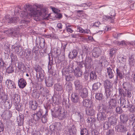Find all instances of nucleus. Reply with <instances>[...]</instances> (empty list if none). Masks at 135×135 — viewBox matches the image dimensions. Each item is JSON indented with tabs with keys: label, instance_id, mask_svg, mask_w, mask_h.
Masks as SVG:
<instances>
[{
	"label": "nucleus",
	"instance_id": "58",
	"mask_svg": "<svg viewBox=\"0 0 135 135\" xmlns=\"http://www.w3.org/2000/svg\"><path fill=\"white\" fill-rule=\"evenodd\" d=\"M4 130V128L3 124L2 123H0V132Z\"/></svg>",
	"mask_w": 135,
	"mask_h": 135
},
{
	"label": "nucleus",
	"instance_id": "59",
	"mask_svg": "<svg viewBox=\"0 0 135 135\" xmlns=\"http://www.w3.org/2000/svg\"><path fill=\"white\" fill-rule=\"evenodd\" d=\"M55 16L56 17H57L58 18H60L62 17V15L61 13H58L55 15Z\"/></svg>",
	"mask_w": 135,
	"mask_h": 135
},
{
	"label": "nucleus",
	"instance_id": "37",
	"mask_svg": "<svg viewBox=\"0 0 135 135\" xmlns=\"http://www.w3.org/2000/svg\"><path fill=\"white\" fill-rule=\"evenodd\" d=\"M40 91L41 94H42L43 96H45V93H47L46 89L42 87L40 88Z\"/></svg>",
	"mask_w": 135,
	"mask_h": 135
},
{
	"label": "nucleus",
	"instance_id": "15",
	"mask_svg": "<svg viewBox=\"0 0 135 135\" xmlns=\"http://www.w3.org/2000/svg\"><path fill=\"white\" fill-rule=\"evenodd\" d=\"M92 64V60L89 57H86L85 60V65L86 68H90Z\"/></svg>",
	"mask_w": 135,
	"mask_h": 135
},
{
	"label": "nucleus",
	"instance_id": "25",
	"mask_svg": "<svg viewBox=\"0 0 135 135\" xmlns=\"http://www.w3.org/2000/svg\"><path fill=\"white\" fill-rule=\"evenodd\" d=\"M103 18L106 20H109L111 23L113 22L114 20L115 19V18L114 17H111L107 15L104 16Z\"/></svg>",
	"mask_w": 135,
	"mask_h": 135
},
{
	"label": "nucleus",
	"instance_id": "3",
	"mask_svg": "<svg viewBox=\"0 0 135 135\" xmlns=\"http://www.w3.org/2000/svg\"><path fill=\"white\" fill-rule=\"evenodd\" d=\"M99 109L100 112L97 114V118L99 121L100 122L103 121L105 119V114H107V112H104L105 110V105L102 104L99 107Z\"/></svg>",
	"mask_w": 135,
	"mask_h": 135
},
{
	"label": "nucleus",
	"instance_id": "34",
	"mask_svg": "<svg viewBox=\"0 0 135 135\" xmlns=\"http://www.w3.org/2000/svg\"><path fill=\"white\" fill-rule=\"evenodd\" d=\"M81 135H89L88 130L86 128L82 129L80 132Z\"/></svg>",
	"mask_w": 135,
	"mask_h": 135
},
{
	"label": "nucleus",
	"instance_id": "30",
	"mask_svg": "<svg viewBox=\"0 0 135 135\" xmlns=\"http://www.w3.org/2000/svg\"><path fill=\"white\" fill-rule=\"evenodd\" d=\"M116 72L117 74V76H118L120 78H122L123 76L124 73L123 72L117 68L116 69Z\"/></svg>",
	"mask_w": 135,
	"mask_h": 135
},
{
	"label": "nucleus",
	"instance_id": "2",
	"mask_svg": "<svg viewBox=\"0 0 135 135\" xmlns=\"http://www.w3.org/2000/svg\"><path fill=\"white\" fill-rule=\"evenodd\" d=\"M105 94L107 98L109 97L111 94V90L112 89L113 84L110 81L106 80L104 82Z\"/></svg>",
	"mask_w": 135,
	"mask_h": 135
},
{
	"label": "nucleus",
	"instance_id": "9",
	"mask_svg": "<svg viewBox=\"0 0 135 135\" xmlns=\"http://www.w3.org/2000/svg\"><path fill=\"white\" fill-rule=\"evenodd\" d=\"M35 69L37 72H39V76L38 78L37 75L36 76L37 80L39 81H41L44 78V75L43 74V71L42 69L40 68H38L37 69L36 68H35Z\"/></svg>",
	"mask_w": 135,
	"mask_h": 135
},
{
	"label": "nucleus",
	"instance_id": "27",
	"mask_svg": "<svg viewBox=\"0 0 135 135\" xmlns=\"http://www.w3.org/2000/svg\"><path fill=\"white\" fill-rule=\"evenodd\" d=\"M0 98L3 101V102H5L8 99L7 96L3 93H0Z\"/></svg>",
	"mask_w": 135,
	"mask_h": 135
},
{
	"label": "nucleus",
	"instance_id": "62",
	"mask_svg": "<svg viewBox=\"0 0 135 135\" xmlns=\"http://www.w3.org/2000/svg\"><path fill=\"white\" fill-rule=\"evenodd\" d=\"M107 70L108 74H109V73H110L112 72V69L110 67L107 68Z\"/></svg>",
	"mask_w": 135,
	"mask_h": 135
},
{
	"label": "nucleus",
	"instance_id": "23",
	"mask_svg": "<svg viewBox=\"0 0 135 135\" xmlns=\"http://www.w3.org/2000/svg\"><path fill=\"white\" fill-rule=\"evenodd\" d=\"M89 108L88 109L86 110V114L89 115H93L95 114L94 110L91 107Z\"/></svg>",
	"mask_w": 135,
	"mask_h": 135
},
{
	"label": "nucleus",
	"instance_id": "60",
	"mask_svg": "<svg viewBox=\"0 0 135 135\" xmlns=\"http://www.w3.org/2000/svg\"><path fill=\"white\" fill-rule=\"evenodd\" d=\"M78 115L79 118V119L80 120L83 117L82 114L81 113H78Z\"/></svg>",
	"mask_w": 135,
	"mask_h": 135
},
{
	"label": "nucleus",
	"instance_id": "36",
	"mask_svg": "<svg viewBox=\"0 0 135 135\" xmlns=\"http://www.w3.org/2000/svg\"><path fill=\"white\" fill-rule=\"evenodd\" d=\"M11 62H15L17 60V58L16 55L12 54L11 56Z\"/></svg>",
	"mask_w": 135,
	"mask_h": 135
},
{
	"label": "nucleus",
	"instance_id": "32",
	"mask_svg": "<svg viewBox=\"0 0 135 135\" xmlns=\"http://www.w3.org/2000/svg\"><path fill=\"white\" fill-rule=\"evenodd\" d=\"M102 62H99L98 61H95L93 65L94 67L95 66L96 68H97L99 67H101L102 66Z\"/></svg>",
	"mask_w": 135,
	"mask_h": 135
},
{
	"label": "nucleus",
	"instance_id": "61",
	"mask_svg": "<svg viewBox=\"0 0 135 135\" xmlns=\"http://www.w3.org/2000/svg\"><path fill=\"white\" fill-rule=\"evenodd\" d=\"M108 74L109 75V78L110 79L112 78L113 77V75L112 72H111L110 73H109V74Z\"/></svg>",
	"mask_w": 135,
	"mask_h": 135
},
{
	"label": "nucleus",
	"instance_id": "49",
	"mask_svg": "<svg viewBox=\"0 0 135 135\" xmlns=\"http://www.w3.org/2000/svg\"><path fill=\"white\" fill-rule=\"evenodd\" d=\"M66 80L67 81H69L72 80V78L70 75L66 76Z\"/></svg>",
	"mask_w": 135,
	"mask_h": 135
},
{
	"label": "nucleus",
	"instance_id": "45",
	"mask_svg": "<svg viewBox=\"0 0 135 135\" xmlns=\"http://www.w3.org/2000/svg\"><path fill=\"white\" fill-rule=\"evenodd\" d=\"M7 117L6 118V119H9L12 116V113L10 111H9L7 113Z\"/></svg>",
	"mask_w": 135,
	"mask_h": 135
},
{
	"label": "nucleus",
	"instance_id": "48",
	"mask_svg": "<svg viewBox=\"0 0 135 135\" xmlns=\"http://www.w3.org/2000/svg\"><path fill=\"white\" fill-rule=\"evenodd\" d=\"M48 55L49 56V62L48 63V71H49L50 72H51V65L50 64V58L49 56V55Z\"/></svg>",
	"mask_w": 135,
	"mask_h": 135
},
{
	"label": "nucleus",
	"instance_id": "42",
	"mask_svg": "<svg viewBox=\"0 0 135 135\" xmlns=\"http://www.w3.org/2000/svg\"><path fill=\"white\" fill-rule=\"evenodd\" d=\"M41 121L42 123H45L47 121V116L46 115H44L41 118Z\"/></svg>",
	"mask_w": 135,
	"mask_h": 135
},
{
	"label": "nucleus",
	"instance_id": "10",
	"mask_svg": "<svg viewBox=\"0 0 135 135\" xmlns=\"http://www.w3.org/2000/svg\"><path fill=\"white\" fill-rule=\"evenodd\" d=\"M6 85L9 89L15 88V85L14 82L10 79H8L5 81Z\"/></svg>",
	"mask_w": 135,
	"mask_h": 135
},
{
	"label": "nucleus",
	"instance_id": "46",
	"mask_svg": "<svg viewBox=\"0 0 135 135\" xmlns=\"http://www.w3.org/2000/svg\"><path fill=\"white\" fill-rule=\"evenodd\" d=\"M135 119V117H134V115H132L130 116L129 118V120L131 122H132L133 123H134V121Z\"/></svg>",
	"mask_w": 135,
	"mask_h": 135
},
{
	"label": "nucleus",
	"instance_id": "40",
	"mask_svg": "<svg viewBox=\"0 0 135 135\" xmlns=\"http://www.w3.org/2000/svg\"><path fill=\"white\" fill-rule=\"evenodd\" d=\"M116 52V49L113 48L111 49L110 51V53H109L111 57H112L113 56L115 55Z\"/></svg>",
	"mask_w": 135,
	"mask_h": 135
},
{
	"label": "nucleus",
	"instance_id": "56",
	"mask_svg": "<svg viewBox=\"0 0 135 135\" xmlns=\"http://www.w3.org/2000/svg\"><path fill=\"white\" fill-rule=\"evenodd\" d=\"M4 65V63L2 60V59L0 58V68H2Z\"/></svg>",
	"mask_w": 135,
	"mask_h": 135
},
{
	"label": "nucleus",
	"instance_id": "29",
	"mask_svg": "<svg viewBox=\"0 0 135 135\" xmlns=\"http://www.w3.org/2000/svg\"><path fill=\"white\" fill-rule=\"evenodd\" d=\"M101 85V83L99 82L94 84L92 86L93 90L94 91L97 90L100 87Z\"/></svg>",
	"mask_w": 135,
	"mask_h": 135
},
{
	"label": "nucleus",
	"instance_id": "64",
	"mask_svg": "<svg viewBox=\"0 0 135 135\" xmlns=\"http://www.w3.org/2000/svg\"><path fill=\"white\" fill-rule=\"evenodd\" d=\"M126 102V100H120V102L121 105H123L124 103Z\"/></svg>",
	"mask_w": 135,
	"mask_h": 135
},
{
	"label": "nucleus",
	"instance_id": "11",
	"mask_svg": "<svg viewBox=\"0 0 135 135\" xmlns=\"http://www.w3.org/2000/svg\"><path fill=\"white\" fill-rule=\"evenodd\" d=\"M93 102L91 101L88 99H86L83 100L82 105L84 107L89 108L91 106Z\"/></svg>",
	"mask_w": 135,
	"mask_h": 135
},
{
	"label": "nucleus",
	"instance_id": "63",
	"mask_svg": "<svg viewBox=\"0 0 135 135\" xmlns=\"http://www.w3.org/2000/svg\"><path fill=\"white\" fill-rule=\"evenodd\" d=\"M62 24L60 23H58L57 25V26L60 29H61L62 28Z\"/></svg>",
	"mask_w": 135,
	"mask_h": 135
},
{
	"label": "nucleus",
	"instance_id": "17",
	"mask_svg": "<svg viewBox=\"0 0 135 135\" xmlns=\"http://www.w3.org/2000/svg\"><path fill=\"white\" fill-rule=\"evenodd\" d=\"M115 129L117 131L123 132L126 130V128L122 125H118L116 126Z\"/></svg>",
	"mask_w": 135,
	"mask_h": 135
},
{
	"label": "nucleus",
	"instance_id": "26",
	"mask_svg": "<svg viewBox=\"0 0 135 135\" xmlns=\"http://www.w3.org/2000/svg\"><path fill=\"white\" fill-rule=\"evenodd\" d=\"M74 74L77 77L80 76L82 74V72L79 68H77L74 71Z\"/></svg>",
	"mask_w": 135,
	"mask_h": 135
},
{
	"label": "nucleus",
	"instance_id": "55",
	"mask_svg": "<svg viewBox=\"0 0 135 135\" xmlns=\"http://www.w3.org/2000/svg\"><path fill=\"white\" fill-rule=\"evenodd\" d=\"M79 35L78 34L74 33L71 34V36L73 38H76L79 36Z\"/></svg>",
	"mask_w": 135,
	"mask_h": 135
},
{
	"label": "nucleus",
	"instance_id": "39",
	"mask_svg": "<svg viewBox=\"0 0 135 135\" xmlns=\"http://www.w3.org/2000/svg\"><path fill=\"white\" fill-rule=\"evenodd\" d=\"M115 111L117 113L119 114L122 113L123 112L122 108L119 107H117L116 108Z\"/></svg>",
	"mask_w": 135,
	"mask_h": 135
},
{
	"label": "nucleus",
	"instance_id": "44",
	"mask_svg": "<svg viewBox=\"0 0 135 135\" xmlns=\"http://www.w3.org/2000/svg\"><path fill=\"white\" fill-rule=\"evenodd\" d=\"M13 29H9L8 30H6L4 31V33H6L7 35H11L13 33Z\"/></svg>",
	"mask_w": 135,
	"mask_h": 135
},
{
	"label": "nucleus",
	"instance_id": "22",
	"mask_svg": "<svg viewBox=\"0 0 135 135\" xmlns=\"http://www.w3.org/2000/svg\"><path fill=\"white\" fill-rule=\"evenodd\" d=\"M76 89L79 90L83 88L82 87L80 82L78 80H76L74 82Z\"/></svg>",
	"mask_w": 135,
	"mask_h": 135
},
{
	"label": "nucleus",
	"instance_id": "16",
	"mask_svg": "<svg viewBox=\"0 0 135 135\" xmlns=\"http://www.w3.org/2000/svg\"><path fill=\"white\" fill-rule=\"evenodd\" d=\"M77 31H78L82 33H90V30L89 29L84 30L79 26H77Z\"/></svg>",
	"mask_w": 135,
	"mask_h": 135
},
{
	"label": "nucleus",
	"instance_id": "47",
	"mask_svg": "<svg viewBox=\"0 0 135 135\" xmlns=\"http://www.w3.org/2000/svg\"><path fill=\"white\" fill-rule=\"evenodd\" d=\"M114 131L113 130H109L107 132V135H114Z\"/></svg>",
	"mask_w": 135,
	"mask_h": 135
},
{
	"label": "nucleus",
	"instance_id": "35",
	"mask_svg": "<svg viewBox=\"0 0 135 135\" xmlns=\"http://www.w3.org/2000/svg\"><path fill=\"white\" fill-rule=\"evenodd\" d=\"M103 94L101 93H97L95 95L96 98L99 100H101L102 99Z\"/></svg>",
	"mask_w": 135,
	"mask_h": 135
},
{
	"label": "nucleus",
	"instance_id": "21",
	"mask_svg": "<svg viewBox=\"0 0 135 135\" xmlns=\"http://www.w3.org/2000/svg\"><path fill=\"white\" fill-rule=\"evenodd\" d=\"M30 106L33 110H36L37 107V104L35 101H30L29 102Z\"/></svg>",
	"mask_w": 135,
	"mask_h": 135
},
{
	"label": "nucleus",
	"instance_id": "4",
	"mask_svg": "<svg viewBox=\"0 0 135 135\" xmlns=\"http://www.w3.org/2000/svg\"><path fill=\"white\" fill-rule=\"evenodd\" d=\"M118 104L115 99H111L109 102V107H107L105 106V110H104V111L106 112L107 113L112 112V109L117 106Z\"/></svg>",
	"mask_w": 135,
	"mask_h": 135
},
{
	"label": "nucleus",
	"instance_id": "50",
	"mask_svg": "<svg viewBox=\"0 0 135 135\" xmlns=\"http://www.w3.org/2000/svg\"><path fill=\"white\" fill-rule=\"evenodd\" d=\"M111 17H114V18L115 15V11L114 10L111 11L109 14Z\"/></svg>",
	"mask_w": 135,
	"mask_h": 135
},
{
	"label": "nucleus",
	"instance_id": "6",
	"mask_svg": "<svg viewBox=\"0 0 135 135\" xmlns=\"http://www.w3.org/2000/svg\"><path fill=\"white\" fill-rule=\"evenodd\" d=\"M42 114V111L40 110L37 113L33 114L32 115L33 120L35 121L34 123L36 124L40 120L41 116Z\"/></svg>",
	"mask_w": 135,
	"mask_h": 135
},
{
	"label": "nucleus",
	"instance_id": "51",
	"mask_svg": "<svg viewBox=\"0 0 135 135\" xmlns=\"http://www.w3.org/2000/svg\"><path fill=\"white\" fill-rule=\"evenodd\" d=\"M100 24V23L99 22H97L94 23L93 26L94 27H98L99 25Z\"/></svg>",
	"mask_w": 135,
	"mask_h": 135
},
{
	"label": "nucleus",
	"instance_id": "28",
	"mask_svg": "<svg viewBox=\"0 0 135 135\" xmlns=\"http://www.w3.org/2000/svg\"><path fill=\"white\" fill-rule=\"evenodd\" d=\"M97 75L94 71H92L90 73V78L91 80H95L97 78Z\"/></svg>",
	"mask_w": 135,
	"mask_h": 135
},
{
	"label": "nucleus",
	"instance_id": "53",
	"mask_svg": "<svg viewBox=\"0 0 135 135\" xmlns=\"http://www.w3.org/2000/svg\"><path fill=\"white\" fill-rule=\"evenodd\" d=\"M130 110L132 112H135V107L133 106H131L130 109Z\"/></svg>",
	"mask_w": 135,
	"mask_h": 135
},
{
	"label": "nucleus",
	"instance_id": "12",
	"mask_svg": "<svg viewBox=\"0 0 135 135\" xmlns=\"http://www.w3.org/2000/svg\"><path fill=\"white\" fill-rule=\"evenodd\" d=\"M101 49L100 48L95 47L93 51V55L95 57H98L101 54Z\"/></svg>",
	"mask_w": 135,
	"mask_h": 135
},
{
	"label": "nucleus",
	"instance_id": "13",
	"mask_svg": "<svg viewBox=\"0 0 135 135\" xmlns=\"http://www.w3.org/2000/svg\"><path fill=\"white\" fill-rule=\"evenodd\" d=\"M18 84L20 88H23L26 85L27 83L24 79L21 78L18 80Z\"/></svg>",
	"mask_w": 135,
	"mask_h": 135
},
{
	"label": "nucleus",
	"instance_id": "5",
	"mask_svg": "<svg viewBox=\"0 0 135 135\" xmlns=\"http://www.w3.org/2000/svg\"><path fill=\"white\" fill-rule=\"evenodd\" d=\"M67 112L63 108H59L56 112V117L60 120H63L66 117Z\"/></svg>",
	"mask_w": 135,
	"mask_h": 135
},
{
	"label": "nucleus",
	"instance_id": "19",
	"mask_svg": "<svg viewBox=\"0 0 135 135\" xmlns=\"http://www.w3.org/2000/svg\"><path fill=\"white\" fill-rule=\"evenodd\" d=\"M128 61L130 66H132L134 65L135 63V59L133 55H132L129 56Z\"/></svg>",
	"mask_w": 135,
	"mask_h": 135
},
{
	"label": "nucleus",
	"instance_id": "14",
	"mask_svg": "<svg viewBox=\"0 0 135 135\" xmlns=\"http://www.w3.org/2000/svg\"><path fill=\"white\" fill-rule=\"evenodd\" d=\"M71 100L72 102L74 103H77L79 101L78 94L76 93H73L71 95Z\"/></svg>",
	"mask_w": 135,
	"mask_h": 135
},
{
	"label": "nucleus",
	"instance_id": "18",
	"mask_svg": "<svg viewBox=\"0 0 135 135\" xmlns=\"http://www.w3.org/2000/svg\"><path fill=\"white\" fill-rule=\"evenodd\" d=\"M45 83L47 87L51 86L53 85L52 78H49L47 79H46Z\"/></svg>",
	"mask_w": 135,
	"mask_h": 135
},
{
	"label": "nucleus",
	"instance_id": "31",
	"mask_svg": "<svg viewBox=\"0 0 135 135\" xmlns=\"http://www.w3.org/2000/svg\"><path fill=\"white\" fill-rule=\"evenodd\" d=\"M57 125L58 126V128L56 129V127H55L54 129V130H55L56 132L57 135H59V131H60L61 129L62 125L60 123H57Z\"/></svg>",
	"mask_w": 135,
	"mask_h": 135
},
{
	"label": "nucleus",
	"instance_id": "38",
	"mask_svg": "<svg viewBox=\"0 0 135 135\" xmlns=\"http://www.w3.org/2000/svg\"><path fill=\"white\" fill-rule=\"evenodd\" d=\"M13 67L11 66H9L6 69V71L7 73H12L13 72Z\"/></svg>",
	"mask_w": 135,
	"mask_h": 135
},
{
	"label": "nucleus",
	"instance_id": "7",
	"mask_svg": "<svg viewBox=\"0 0 135 135\" xmlns=\"http://www.w3.org/2000/svg\"><path fill=\"white\" fill-rule=\"evenodd\" d=\"M19 21V18L18 17H13L12 18L10 19L8 16L7 15L3 19V22H7L8 23H14L18 22Z\"/></svg>",
	"mask_w": 135,
	"mask_h": 135
},
{
	"label": "nucleus",
	"instance_id": "52",
	"mask_svg": "<svg viewBox=\"0 0 135 135\" xmlns=\"http://www.w3.org/2000/svg\"><path fill=\"white\" fill-rule=\"evenodd\" d=\"M52 10L56 14L59 12V11L56 8H52Z\"/></svg>",
	"mask_w": 135,
	"mask_h": 135
},
{
	"label": "nucleus",
	"instance_id": "24",
	"mask_svg": "<svg viewBox=\"0 0 135 135\" xmlns=\"http://www.w3.org/2000/svg\"><path fill=\"white\" fill-rule=\"evenodd\" d=\"M78 54V53L77 51L75 50H74L69 55V57L72 59L75 58L77 55Z\"/></svg>",
	"mask_w": 135,
	"mask_h": 135
},
{
	"label": "nucleus",
	"instance_id": "8",
	"mask_svg": "<svg viewBox=\"0 0 135 135\" xmlns=\"http://www.w3.org/2000/svg\"><path fill=\"white\" fill-rule=\"evenodd\" d=\"M80 96L83 98H85L88 96V91L87 89L83 87L79 90Z\"/></svg>",
	"mask_w": 135,
	"mask_h": 135
},
{
	"label": "nucleus",
	"instance_id": "33",
	"mask_svg": "<svg viewBox=\"0 0 135 135\" xmlns=\"http://www.w3.org/2000/svg\"><path fill=\"white\" fill-rule=\"evenodd\" d=\"M113 117H110L108 118V121L110 123L111 125L114 126L115 125L116 122L114 119H113Z\"/></svg>",
	"mask_w": 135,
	"mask_h": 135
},
{
	"label": "nucleus",
	"instance_id": "20",
	"mask_svg": "<svg viewBox=\"0 0 135 135\" xmlns=\"http://www.w3.org/2000/svg\"><path fill=\"white\" fill-rule=\"evenodd\" d=\"M120 119L122 122L123 123H124L128 120V117L127 116H125L124 114H123L120 115Z\"/></svg>",
	"mask_w": 135,
	"mask_h": 135
},
{
	"label": "nucleus",
	"instance_id": "1",
	"mask_svg": "<svg viewBox=\"0 0 135 135\" xmlns=\"http://www.w3.org/2000/svg\"><path fill=\"white\" fill-rule=\"evenodd\" d=\"M26 7L20 15V16L24 19L33 17L34 20L37 21L41 18L46 20L51 18L50 17L52 14H47L46 9L44 8H41L40 6L37 5L36 7L32 8L31 6L28 5L26 6Z\"/></svg>",
	"mask_w": 135,
	"mask_h": 135
},
{
	"label": "nucleus",
	"instance_id": "43",
	"mask_svg": "<svg viewBox=\"0 0 135 135\" xmlns=\"http://www.w3.org/2000/svg\"><path fill=\"white\" fill-rule=\"evenodd\" d=\"M117 44L120 46H126V43L124 41H122L121 42H118L117 43Z\"/></svg>",
	"mask_w": 135,
	"mask_h": 135
},
{
	"label": "nucleus",
	"instance_id": "57",
	"mask_svg": "<svg viewBox=\"0 0 135 135\" xmlns=\"http://www.w3.org/2000/svg\"><path fill=\"white\" fill-rule=\"evenodd\" d=\"M67 31L68 32L70 33H72L73 31L72 30L71 28H66Z\"/></svg>",
	"mask_w": 135,
	"mask_h": 135
},
{
	"label": "nucleus",
	"instance_id": "54",
	"mask_svg": "<svg viewBox=\"0 0 135 135\" xmlns=\"http://www.w3.org/2000/svg\"><path fill=\"white\" fill-rule=\"evenodd\" d=\"M86 121L88 123H92V119L91 118H88L87 120Z\"/></svg>",
	"mask_w": 135,
	"mask_h": 135
},
{
	"label": "nucleus",
	"instance_id": "41",
	"mask_svg": "<svg viewBox=\"0 0 135 135\" xmlns=\"http://www.w3.org/2000/svg\"><path fill=\"white\" fill-rule=\"evenodd\" d=\"M55 88L58 91H61L62 89V86L58 84L55 85Z\"/></svg>",
	"mask_w": 135,
	"mask_h": 135
}]
</instances>
